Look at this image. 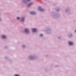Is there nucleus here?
Listing matches in <instances>:
<instances>
[{
    "mask_svg": "<svg viewBox=\"0 0 76 76\" xmlns=\"http://www.w3.org/2000/svg\"><path fill=\"white\" fill-rule=\"evenodd\" d=\"M32 31L33 32H36V31H37V29L35 28H33L32 29Z\"/></svg>",
    "mask_w": 76,
    "mask_h": 76,
    "instance_id": "obj_1",
    "label": "nucleus"
},
{
    "mask_svg": "<svg viewBox=\"0 0 76 76\" xmlns=\"http://www.w3.org/2000/svg\"><path fill=\"white\" fill-rule=\"evenodd\" d=\"M30 14H31V15H34L35 14V12L31 11L30 12Z\"/></svg>",
    "mask_w": 76,
    "mask_h": 76,
    "instance_id": "obj_2",
    "label": "nucleus"
},
{
    "mask_svg": "<svg viewBox=\"0 0 76 76\" xmlns=\"http://www.w3.org/2000/svg\"><path fill=\"white\" fill-rule=\"evenodd\" d=\"M25 31L27 33L29 32V30H28L27 29H25Z\"/></svg>",
    "mask_w": 76,
    "mask_h": 76,
    "instance_id": "obj_3",
    "label": "nucleus"
},
{
    "mask_svg": "<svg viewBox=\"0 0 76 76\" xmlns=\"http://www.w3.org/2000/svg\"><path fill=\"white\" fill-rule=\"evenodd\" d=\"M69 44L70 45H72L73 44V42H69Z\"/></svg>",
    "mask_w": 76,
    "mask_h": 76,
    "instance_id": "obj_4",
    "label": "nucleus"
},
{
    "mask_svg": "<svg viewBox=\"0 0 76 76\" xmlns=\"http://www.w3.org/2000/svg\"><path fill=\"white\" fill-rule=\"evenodd\" d=\"M2 37L3 38H6V37L4 35L2 36Z\"/></svg>",
    "mask_w": 76,
    "mask_h": 76,
    "instance_id": "obj_5",
    "label": "nucleus"
},
{
    "mask_svg": "<svg viewBox=\"0 0 76 76\" xmlns=\"http://www.w3.org/2000/svg\"><path fill=\"white\" fill-rule=\"evenodd\" d=\"M32 4V3H31L30 4H28V5H27V7H29V6H30L31 5V4Z\"/></svg>",
    "mask_w": 76,
    "mask_h": 76,
    "instance_id": "obj_6",
    "label": "nucleus"
},
{
    "mask_svg": "<svg viewBox=\"0 0 76 76\" xmlns=\"http://www.w3.org/2000/svg\"><path fill=\"white\" fill-rule=\"evenodd\" d=\"M40 10L41 12H43V11H44V10L43 9H40Z\"/></svg>",
    "mask_w": 76,
    "mask_h": 76,
    "instance_id": "obj_7",
    "label": "nucleus"
},
{
    "mask_svg": "<svg viewBox=\"0 0 76 76\" xmlns=\"http://www.w3.org/2000/svg\"><path fill=\"white\" fill-rule=\"evenodd\" d=\"M24 20V18H22V21H23Z\"/></svg>",
    "mask_w": 76,
    "mask_h": 76,
    "instance_id": "obj_8",
    "label": "nucleus"
},
{
    "mask_svg": "<svg viewBox=\"0 0 76 76\" xmlns=\"http://www.w3.org/2000/svg\"><path fill=\"white\" fill-rule=\"evenodd\" d=\"M40 37H42L43 36V35L41 34L40 35Z\"/></svg>",
    "mask_w": 76,
    "mask_h": 76,
    "instance_id": "obj_9",
    "label": "nucleus"
},
{
    "mask_svg": "<svg viewBox=\"0 0 76 76\" xmlns=\"http://www.w3.org/2000/svg\"><path fill=\"white\" fill-rule=\"evenodd\" d=\"M17 19H19V17H17Z\"/></svg>",
    "mask_w": 76,
    "mask_h": 76,
    "instance_id": "obj_10",
    "label": "nucleus"
},
{
    "mask_svg": "<svg viewBox=\"0 0 76 76\" xmlns=\"http://www.w3.org/2000/svg\"><path fill=\"white\" fill-rule=\"evenodd\" d=\"M15 76H19V75H15Z\"/></svg>",
    "mask_w": 76,
    "mask_h": 76,
    "instance_id": "obj_11",
    "label": "nucleus"
},
{
    "mask_svg": "<svg viewBox=\"0 0 76 76\" xmlns=\"http://www.w3.org/2000/svg\"><path fill=\"white\" fill-rule=\"evenodd\" d=\"M27 0V1H30V0Z\"/></svg>",
    "mask_w": 76,
    "mask_h": 76,
    "instance_id": "obj_12",
    "label": "nucleus"
},
{
    "mask_svg": "<svg viewBox=\"0 0 76 76\" xmlns=\"http://www.w3.org/2000/svg\"><path fill=\"white\" fill-rule=\"evenodd\" d=\"M75 32H76V30H75Z\"/></svg>",
    "mask_w": 76,
    "mask_h": 76,
    "instance_id": "obj_13",
    "label": "nucleus"
},
{
    "mask_svg": "<svg viewBox=\"0 0 76 76\" xmlns=\"http://www.w3.org/2000/svg\"><path fill=\"white\" fill-rule=\"evenodd\" d=\"M39 8L40 9V7H39Z\"/></svg>",
    "mask_w": 76,
    "mask_h": 76,
    "instance_id": "obj_14",
    "label": "nucleus"
}]
</instances>
